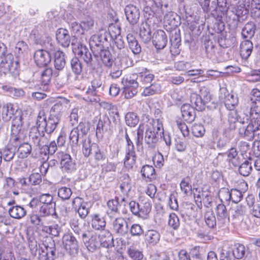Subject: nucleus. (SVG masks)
Masks as SVG:
<instances>
[{"instance_id": "34", "label": "nucleus", "mask_w": 260, "mask_h": 260, "mask_svg": "<svg viewBox=\"0 0 260 260\" xmlns=\"http://www.w3.org/2000/svg\"><path fill=\"white\" fill-rule=\"evenodd\" d=\"M249 114L252 120H260V101L250 102L249 103Z\"/></svg>"}, {"instance_id": "53", "label": "nucleus", "mask_w": 260, "mask_h": 260, "mask_svg": "<svg viewBox=\"0 0 260 260\" xmlns=\"http://www.w3.org/2000/svg\"><path fill=\"white\" fill-rule=\"evenodd\" d=\"M246 248L242 244H235L233 249V255L237 259H241L245 255Z\"/></svg>"}, {"instance_id": "62", "label": "nucleus", "mask_w": 260, "mask_h": 260, "mask_svg": "<svg viewBox=\"0 0 260 260\" xmlns=\"http://www.w3.org/2000/svg\"><path fill=\"white\" fill-rule=\"evenodd\" d=\"M144 125L143 124H140L136 132L135 136V143L137 147L142 146L143 144V141L144 138Z\"/></svg>"}, {"instance_id": "32", "label": "nucleus", "mask_w": 260, "mask_h": 260, "mask_svg": "<svg viewBox=\"0 0 260 260\" xmlns=\"http://www.w3.org/2000/svg\"><path fill=\"white\" fill-rule=\"evenodd\" d=\"M219 223L222 224L226 219H229V213L223 203L218 204L215 209Z\"/></svg>"}, {"instance_id": "31", "label": "nucleus", "mask_w": 260, "mask_h": 260, "mask_svg": "<svg viewBox=\"0 0 260 260\" xmlns=\"http://www.w3.org/2000/svg\"><path fill=\"white\" fill-rule=\"evenodd\" d=\"M128 47L135 55L140 54L141 52V47L134 35L128 34L126 36Z\"/></svg>"}, {"instance_id": "13", "label": "nucleus", "mask_w": 260, "mask_h": 260, "mask_svg": "<svg viewBox=\"0 0 260 260\" xmlns=\"http://www.w3.org/2000/svg\"><path fill=\"white\" fill-rule=\"evenodd\" d=\"M62 244L65 249L71 254H77L78 252V243L75 237L71 234H67L62 237Z\"/></svg>"}, {"instance_id": "18", "label": "nucleus", "mask_w": 260, "mask_h": 260, "mask_svg": "<svg viewBox=\"0 0 260 260\" xmlns=\"http://www.w3.org/2000/svg\"><path fill=\"white\" fill-rule=\"evenodd\" d=\"M160 238V234L156 230H148L144 234V241L147 247L156 245L159 242Z\"/></svg>"}, {"instance_id": "48", "label": "nucleus", "mask_w": 260, "mask_h": 260, "mask_svg": "<svg viewBox=\"0 0 260 260\" xmlns=\"http://www.w3.org/2000/svg\"><path fill=\"white\" fill-rule=\"evenodd\" d=\"M80 22L83 31L90 32L94 25V21L90 16H87L83 18Z\"/></svg>"}, {"instance_id": "58", "label": "nucleus", "mask_w": 260, "mask_h": 260, "mask_svg": "<svg viewBox=\"0 0 260 260\" xmlns=\"http://www.w3.org/2000/svg\"><path fill=\"white\" fill-rule=\"evenodd\" d=\"M53 75V71L51 68H46L41 73L40 81L42 84L48 85Z\"/></svg>"}, {"instance_id": "6", "label": "nucleus", "mask_w": 260, "mask_h": 260, "mask_svg": "<svg viewBox=\"0 0 260 260\" xmlns=\"http://www.w3.org/2000/svg\"><path fill=\"white\" fill-rule=\"evenodd\" d=\"M119 122V119L114 116L110 117L106 115L100 117L96 128V135L98 137H102L105 132L112 133L115 125Z\"/></svg>"}, {"instance_id": "28", "label": "nucleus", "mask_w": 260, "mask_h": 260, "mask_svg": "<svg viewBox=\"0 0 260 260\" xmlns=\"http://www.w3.org/2000/svg\"><path fill=\"white\" fill-rule=\"evenodd\" d=\"M256 30V25L253 22H248L242 29L241 36L243 39L249 40L254 36Z\"/></svg>"}, {"instance_id": "2", "label": "nucleus", "mask_w": 260, "mask_h": 260, "mask_svg": "<svg viewBox=\"0 0 260 260\" xmlns=\"http://www.w3.org/2000/svg\"><path fill=\"white\" fill-rule=\"evenodd\" d=\"M28 247L31 255L39 260H45L48 254H50L52 257H49L51 259L53 258L54 260L56 257V248L55 244L53 247H46L45 246L38 243L35 238L33 236H29L28 239Z\"/></svg>"}, {"instance_id": "59", "label": "nucleus", "mask_w": 260, "mask_h": 260, "mask_svg": "<svg viewBox=\"0 0 260 260\" xmlns=\"http://www.w3.org/2000/svg\"><path fill=\"white\" fill-rule=\"evenodd\" d=\"M85 245L88 250L90 251L95 250L99 246V242L98 240L96 235H91L88 240L85 243Z\"/></svg>"}, {"instance_id": "57", "label": "nucleus", "mask_w": 260, "mask_h": 260, "mask_svg": "<svg viewBox=\"0 0 260 260\" xmlns=\"http://www.w3.org/2000/svg\"><path fill=\"white\" fill-rule=\"evenodd\" d=\"M95 143H91L90 139H85L83 142L82 152L85 157H88L94 150L93 145Z\"/></svg>"}, {"instance_id": "25", "label": "nucleus", "mask_w": 260, "mask_h": 260, "mask_svg": "<svg viewBox=\"0 0 260 260\" xmlns=\"http://www.w3.org/2000/svg\"><path fill=\"white\" fill-rule=\"evenodd\" d=\"M25 137L26 134L24 133V131L17 132H11V137L9 141L10 144L13 147L17 148L24 142Z\"/></svg>"}, {"instance_id": "9", "label": "nucleus", "mask_w": 260, "mask_h": 260, "mask_svg": "<svg viewBox=\"0 0 260 260\" xmlns=\"http://www.w3.org/2000/svg\"><path fill=\"white\" fill-rule=\"evenodd\" d=\"M19 63L17 61H13V56L11 53H8L5 58L2 60L0 63L1 71L7 73H9L14 76L19 74Z\"/></svg>"}, {"instance_id": "12", "label": "nucleus", "mask_w": 260, "mask_h": 260, "mask_svg": "<svg viewBox=\"0 0 260 260\" xmlns=\"http://www.w3.org/2000/svg\"><path fill=\"white\" fill-rule=\"evenodd\" d=\"M219 98L223 100L225 107L229 110H233L238 105V98L237 96L233 93H229L225 88H220Z\"/></svg>"}, {"instance_id": "36", "label": "nucleus", "mask_w": 260, "mask_h": 260, "mask_svg": "<svg viewBox=\"0 0 260 260\" xmlns=\"http://www.w3.org/2000/svg\"><path fill=\"white\" fill-rule=\"evenodd\" d=\"M54 66L56 70H62L66 65L64 53L60 51H57L54 53Z\"/></svg>"}, {"instance_id": "60", "label": "nucleus", "mask_w": 260, "mask_h": 260, "mask_svg": "<svg viewBox=\"0 0 260 260\" xmlns=\"http://www.w3.org/2000/svg\"><path fill=\"white\" fill-rule=\"evenodd\" d=\"M71 66L73 72L76 75H80L82 71V65L78 58L75 57L71 60Z\"/></svg>"}, {"instance_id": "33", "label": "nucleus", "mask_w": 260, "mask_h": 260, "mask_svg": "<svg viewBox=\"0 0 260 260\" xmlns=\"http://www.w3.org/2000/svg\"><path fill=\"white\" fill-rule=\"evenodd\" d=\"M106 225L105 218L99 214H95L92 215L91 220V226L95 230H103Z\"/></svg>"}, {"instance_id": "26", "label": "nucleus", "mask_w": 260, "mask_h": 260, "mask_svg": "<svg viewBox=\"0 0 260 260\" xmlns=\"http://www.w3.org/2000/svg\"><path fill=\"white\" fill-rule=\"evenodd\" d=\"M253 49V44L249 40L242 41L240 44V52L242 58L247 59L250 55Z\"/></svg>"}, {"instance_id": "63", "label": "nucleus", "mask_w": 260, "mask_h": 260, "mask_svg": "<svg viewBox=\"0 0 260 260\" xmlns=\"http://www.w3.org/2000/svg\"><path fill=\"white\" fill-rule=\"evenodd\" d=\"M251 13L253 17L256 18L260 16V0H252Z\"/></svg>"}, {"instance_id": "54", "label": "nucleus", "mask_w": 260, "mask_h": 260, "mask_svg": "<svg viewBox=\"0 0 260 260\" xmlns=\"http://www.w3.org/2000/svg\"><path fill=\"white\" fill-rule=\"evenodd\" d=\"M168 226L174 230H177L180 225V221L178 216L175 213H171L168 217Z\"/></svg>"}, {"instance_id": "37", "label": "nucleus", "mask_w": 260, "mask_h": 260, "mask_svg": "<svg viewBox=\"0 0 260 260\" xmlns=\"http://www.w3.org/2000/svg\"><path fill=\"white\" fill-rule=\"evenodd\" d=\"M17 114L16 110H15L12 104L7 103L3 106L2 118L4 121H9L13 116H15Z\"/></svg>"}, {"instance_id": "14", "label": "nucleus", "mask_w": 260, "mask_h": 260, "mask_svg": "<svg viewBox=\"0 0 260 260\" xmlns=\"http://www.w3.org/2000/svg\"><path fill=\"white\" fill-rule=\"evenodd\" d=\"M113 231L117 235L124 236L128 231V223L123 217L115 218L112 221Z\"/></svg>"}, {"instance_id": "40", "label": "nucleus", "mask_w": 260, "mask_h": 260, "mask_svg": "<svg viewBox=\"0 0 260 260\" xmlns=\"http://www.w3.org/2000/svg\"><path fill=\"white\" fill-rule=\"evenodd\" d=\"M108 210L107 214L110 218L116 214H119V207L120 204L118 201V198H115V199L109 200L107 203Z\"/></svg>"}, {"instance_id": "15", "label": "nucleus", "mask_w": 260, "mask_h": 260, "mask_svg": "<svg viewBox=\"0 0 260 260\" xmlns=\"http://www.w3.org/2000/svg\"><path fill=\"white\" fill-rule=\"evenodd\" d=\"M34 57L35 63L40 67L47 66L51 60L50 54L44 49L37 50L35 52Z\"/></svg>"}, {"instance_id": "30", "label": "nucleus", "mask_w": 260, "mask_h": 260, "mask_svg": "<svg viewBox=\"0 0 260 260\" xmlns=\"http://www.w3.org/2000/svg\"><path fill=\"white\" fill-rule=\"evenodd\" d=\"M194 109L188 104L182 106L181 111L184 119L190 123L195 119Z\"/></svg>"}, {"instance_id": "8", "label": "nucleus", "mask_w": 260, "mask_h": 260, "mask_svg": "<svg viewBox=\"0 0 260 260\" xmlns=\"http://www.w3.org/2000/svg\"><path fill=\"white\" fill-rule=\"evenodd\" d=\"M89 131L88 123L81 122L78 126L74 128L70 132L69 139L73 146H77L79 139L86 136Z\"/></svg>"}, {"instance_id": "5", "label": "nucleus", "mask_w": 260, "mask_h": 260, "mask_svg": "<svg viewBox=\"0 0 260 260\" xmlns=\"http://www.w3.org/2000/svg\"><path fill=\"white\" fill-rule=\"evenodd\" d=\"M239 133L242 138L247 140L254 139L256 141H260V120H251L246 126L239 128Z\"/></svg>"}, {"instance_id": "52", "label": "nucleus", "mask_w": 260, "mask_h": 260, "mask_svg": "<svg viewBox=\"0 0 260 260\" xmlns=\"http://www.w3.org/2000/svg\"><path fill=\"white\" fill-rule=\"evenodd\" d=\"M44 137L45 134L39 132L38 129L37 132H31L29 134L30 138L34 144L38 146H41L44 144L43 140L45 139Z\"/></svg>"}, {"instance_id": "49", "label": "nucleus", "mask_w": 260, "mask_h": 260, "mask_svg": "<svg viewBox=\"0 0 260 260\" xmlns=\"http://www.w3.org/2000/svg\"><path fill=\"white\" fill-rule=\"evenodd\" d=\"M160 91L161 86L160 84L158 83H154L151 84L148 87H145L142 94L144 96H148L159 93Z\"/></svg>"}, {"instance_id": "51", "label": "nucleus", "mask_w": 260, "mask_h": 260, "mask_svg": "<svg viewBox=\"0 0 260 260\" xmlns=\"http://www.w3.org/2000/svg\"><path fill=\"white\" fill-rule=\"evenodd\" d=\"M101 244L104 247L108 246L113 240L112 234L106 230H102L101 234L99 236Z\"/></svg>"}, {"instance_id": "46", "label": "nucleus", "mask_w": 260, "mask_h": 260, "mask_svg": "<svg viewBox=\"0 0 260 260\" xmlns=\"http://www.w3.org/2000/svg\"><path fill=\"white\" fill-rule=\"evenodd\" d=\"M123 180L120 185V189L123 194L127 196L132 188L131 179L127 174L122 176Z\"/></svg>"}, {"instance_id": "11", "label": "nucleus", "mask_w": 260, "mask_h": 260, "mask_svg": "<svg viewBox=\"0 0 260 260\" xmlns=\"http://www.w3.org/2000/svg\"><path fill=\"white\" fill-rule=\"evenodd\" d=\"M57 157L60 160V167L62 171L72 173L76 170V162L69 154L63 151L56 153Z\"/></svg>"}, {"instance_id": "24", "label": "nucleus", "mask_w": 260, "mask_h": 260, "mask_svg": "<svg viewBox=\"0 0 260 260\" xmlns=\"http://www.w3.org/2000/svg\"><path fill=\"white\" fill-rule=\"evenodd\" d=\"M136 158L134 147H126L124 166L128 169H132L136 163Z\"/></svg>"}, {"instance_id": "10", "label": "nucleus", "mask_w": 260, "mask_h": 260, "mask_svg": "<svg viewBox=\"0 0 260 260\" xmlns=\"http://www.w3.org/2000/svg\"><path fill=\"white\" fill-rule=\"evenodd\" d=\"M70 107V100L65 98H60L51 107L49 116L60 120L61 113L67 110Z\"/></svg>"}, {"instance_id": "43", "label": "nucleus", "mask_w": 260, "mask_h": 260, "mask_svg": "<svg viewBox=\"0 0 260 260\" xmlns=\"http://www.w3.org/2000/svg\"><path fill=\"white\" fill-rule=\"evenodd\" d=\"M141 173L143 178L146 179L147 181H151L155 178V169L152 166H144L141 169Z\"/></svg>"}, {"instance_id": "19", "label": "nucleus", "mask_w": 260, "mask_h": 260, "mask_svg": "<svg viewBox=\"0 0 260 260\" xmlns=\"http://www.w3.org/2000/svg\"><path fill=\"white\" fill-rule=\"evenodd\" d=\"M114 31L115 29H114V26H110L108 31H107L105 29H101L99 30L98 35H92V39H99V43L101 44H103L106 42H110L112 41ZM114 37H115V36H114Z\"/></svg>"}, {"instance_id": "45", "label": "nucleus", "mask_w": 260, "mask_h": 260, "mask_svg": "<svg viewBox=\"0 0 260 260\" xmlns=\"http://www.w3.org/2000/svg\"><path fill=\"white\" fill-rule=\"evenodd\" d=\"M17 148L18 157L21 158L27 157L30 154L32 150L31 145L26 142H23Z\"/></svg>"}, {"instance_id": "47", "label": "nucleus", "mask_w": 260, "mask_h": 260, "mask_svg": "<svg viewBox=\"0 0 260 260\" xmlns=\"http://www.w3.org/2000/svg\"><path fill=\"white\" fill-rule=\"evenodd\" d=\"M139 217L143 219L147 218L148 215L151 211V205L148 202H141L139 203Z\"/></svg>"}, {"instance_id": "35", "label": "nucleus", "mask_w": 260, "mask_h": 260, "mask_svg": "<svg viewBox=\"0 0 260 260\" xmlns=\"http://www.w3.org/2000/svg\"><path fill=\"white\" fill-rule=\"evenodd\" d=\"M16 113L17 114L14 116L12 120L11 132L24 131L21 129L23 124V117L21 111L16 110Z\"/></svg>"}, {"instance_id": "38", "label": "nucleus", "mask_w": 260, "mask_h": 260, "mask_svg": "<svg viewBox=\"0 0 260 260\" xmlns=\"http://www.w3.org/2000/svg\"><path fill=\"white\" fill-rule=\"evenodd\" d=\"M191 107L198 111H202L205 109L206 103L202 98L196 93H193L190 95Z\"/></svg>"}, {"instance_id": "7", "label": "nucleus", "mask_w": 260, "mask_h": 260, "mask_svg": "<svg viewBox=\"0 0 260 260\" xmlns=\"http://www.w3.org/2000/svg\"><path fill=\"white\" fill-rule=\"evenodd\" d=\"M138 75L132 74L124 76L121 81L123 85V92L125 98L131 99L138 92L139 87Z\"/></svg>"}, {"instance_id": "21", "label": "nucleus", "mask_w": 260, "mask_h": 260, "mask_svg": "<svg viewBox=\"0 0 260 260\" xmlns=\"http://www.w3.org/2000/svg\"><path fill=\"white\" fill-rule=\"evenodd\" d=\"M56 204L42 205L39 209V214L45 219L47 220V218L51 216L54 218H58V214L55 210Z\"/></svg>"}, {"instance_id": "3", "label": "nucleus", "mask_w": 260, "mask_h": 260, "mask_svg": "<svg viewBox=\"0 0 260 260\" xmlns=\"http://www.w3.org/2000/svg\"><path fill=\"white\" fill-rule=\"evenodd\" d=\"M59 122L60 120L57 118L49 116L47 118L45 111L41 110L38 114L36 124L39 132L51 134L55 131Z\"/></svg>"}, {"instance_id": "29", "label": "nucleus", "mask_w": 260, "mask_h": 260, "mask_svg": "<svg viewBox=\"0 0 260 260\" xmlns=\"http://www.w3.org/2000/svg\"><path fill=\"white\" fill-rule=\"evenodd\" d=\"M139 35L144 43L149 42L152 38L150 25L146 22L142 23L140 27Z\"/></svg>"}, {"instance_id": "17", "label": "nucleus", "mask_w": 260, "mask_h": 260, "mask_svg": "<svg viewBox=\"0 0 260 260\" xmlns=\"http://www.w3.org/2000/svg\"><path fill=\"white\" fill-rule=\"evenodd\" d=\"M126 19L132 25L136 24L140 18L139 9L133 5H127L124 9Z\"/></svg>"}, {"instance_id": "4", "label": "nucleus", "mask_w": 260, "mask_h": 260, "mask_svg": "<svg viewBox=\"0 0 260 260\" xmlns=\"http://www.w3.org/2000/svg\"><path fill=\"white\" fill-rule=\"evenodd\" d=\"M76 53L83 60L90 70L98 72L101 69V64L96 55L93 57L91 52L85 45L79 44L76 49Z\"/></svg>"}, {"instance_id": "64", "label": "nucleus", "mask_w": 260, "mask_h": 260, "mask_svg": "<svg viewBox=\"0 0 260 260\" xmlns=\"http://www.w3.org/2000/svg\"><path fill=\"white\" fill-rule=\"evenodd\" d=\"M232 7L234 10L235 14L238 17L244 16L248 13V11L245 8V5L243 2L237 4V6H234Z\"/></svg>"}, {"instance_id": "23", "label": "nucleus", "mask_w": 260, "mask_h": 260, "mask_svg": "<svg viewBox=\"0 0 260 260\" xmlns=\"http://www.w3.org/2000/svg\"><path fill=\"white\" fill-rule=\"evenodd\" d=\"M129 51L127 49L119 50L117 53V59L124 68L131 67L133 64V60L129 57Z\"/></svg>"}, {"instance_id": "1", "label": "nucleus", "mask_w": 260, "mask_h": 260, "mask_svg": "<svg viewBox=\"0 0 260 260\" xmlns=\"http://www.w3.org/2000/svg\"><path fill=\"white\" fill-rule=\"evenodd\" d=\"M164 134L162 122L159 119H149L146 124L144 141L149 147L154 148Z\"/></svg>"}, {"instance_id": "44", "label": "nucleus", "mask_w": 260, "mask_h": 260, "mask_svg": "<svg viewBox=\"0 0 260 260\" xmlns=\"http://www.w3.org/2000/svg\"><path fill=\"white\" fill-rule=\"evenodd\" d=\"M114 29H115L113 38L112 41H114L115 46L119 49V50L126 49L125 48V43L124 40L120 36V28L119 27H115L114 26Z\"/></svg>"}, {"instance_id": "42", "label": "nucleus", "mask_w": 260, "mask_h": 260, "mask_svg": "<svg viewBox=\"0 0 260 260\" xmlns=\"http://www.w3.org/2000/svg\"><path fill=\"white\" fill-rule=\"evenodd\" d=\"M10 215L16 219H20L26 214V210L21 206H14L9 210Z\"/></svg>"}, {"instance_id": "27", "label": "nucleus", "mask_w": 260, "mask_h": 260, "mask_svg": "<svg viewBox=\"0 0 260 260\" xmlns=\"http://www.w3.org/2000/svg\"><path fill=\"white\" fill-rule=\"evenodd\" d=\"M2 89L8 95L14 99L20 98L25 95V92L22 89L17 88L10 85H3Z\"/></svg>"}, {"instance_id": "41", "label": "nucleus", "mask_w": 260, "mask_h": 260, "mask_svg": "<svg viewBox=\"0 0 260 260\" xmlns=\"http://www.w3.org/2000/svg\"><path fill=\"white\" fill-rule=\"evenodd\" d=\"M204 48L208 57L212 58L216 55L218 52V46L215 43L211 40H205L204 42Z\"/></svg>"}, {"instance_id": "50", "label": "nucleus", "mask_w": 260, "mask_h": 260, "mask_svg": "<svg viewBox=\"0 0 260 260\" xmlns=\"http://www.w3.org/2000/svg\"><path fill=\"white\" fill-rule=\"evenodd\" d=\"M204 220L206 225L211 229H214L217 223L216 217L212 210L207 211L204 214Z\"/></svg>"}, {"instance_id": "39", "label": "nucleus", "mask_w": 260, "mask_h": 260, "mask_svg": "<svg viewBox=\"0 0 260 260\" xmlns=\"http://www.w3.org/2000/svg\"><path fill=\"white\" fill-rule=\"evenodd\" d=\"M250 214L255 217L260 218V204L254 203V199L249 197L246 200Z\"/></svg>"}, {"instance_id": "22", "label": "nucleus", "mask_w": 260, "mask_h": 260, "mask_svg": "<svg viewBox=\"0 0 260 260\" xmlns=\"http://www.w3.org/2000/svg\"><path fill=\"white\" fill-rule=\"evenodd\" d=\"M56 40L63 47H68L70 44V36L68 30L64 28L58 29L56 33Z\"/></svg>"}, {"instance_id": "16", "label": "nucleus", "mask_w": 260, "mask_h": 260, "mask_svg": "<svg viewBox=\"0 0 260 260\" xmlns=\"http://www.w3.org/2000/svg\"><path fill=\"white\" fill-rule=\"evenodd\" d=\"M152 42L157 49H164L168 42L167 36L166 32L162 30H157L152 37Z\"/></svg>"}, {"instance_id": "56", "label": "nucleus", "mask_w": 260, "mask_h": 260, "mask_svg": "<svg viewBox=\"0 0 260 260\" xmlns=\"http://www.w3.org/2000/svg\"><path fill=\"white\" fill-rule=\"evenodd\" d=\"M126 124L130 127H135L139 123V118L134 112H128L125 116Z\"/></svg>"}, {"instance_id": "61", "label": "nucleus", "mask_w": 260, "mask_h": 260, "mask_svg": "<svg viewBox=\"0 0 260 260\" xmlns=\"http://www.w3.org/2000/svg\"><path fill=\"white\" fill-rule=\"evenodd\" d=\"M252 170L251 164L245 160L239 167V173L243 176H248Z\"/></svg>"}, {"instance_id": "55", "label": "nucleus", "mask_w": 260, "mask_h": 260, "mask_svg": "<svg viewBox=\"0 0 260 260\" xmlns=\"http://www.w3.org/2000/svg\"><path fill=\"white\" fill-rule=\"evenodd\" d=\"M100 56L103 63L107 67H110L113 63L112 55L108 50H101L100 52Z\"/></svg>"}, {"instance_id": "20", "label": "nucleus", "mask_w": 260, "mask_h": 260, "mask_svg": "<svg viewBox=\"0 0 260 260\" xmlns=\"http://www.w3.org/2000/svg\"><path fill=\"white\" fill-rule=\"evenodd\" d=\"M44 29L42 25L36 26L31 30L30 38L36 44H42L44 43L45 37Z\"/></svg>"}]
</instances>
